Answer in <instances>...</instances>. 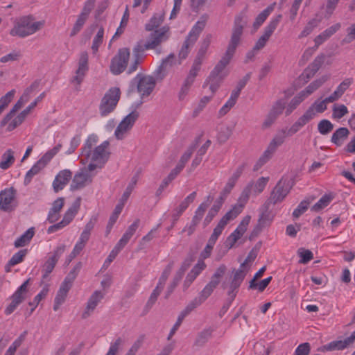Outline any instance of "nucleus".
Instances as JSON below:
<instances>
[{
  "label": "nucleus",
  "mask_w": 355,
  "mask_h": 355,
  "mask_svg": "<svg viewBox=\"0 0 355 355\" xmlns=\"http://www.w3.org/2000/svg\"><path fill=\"white\" fill-rule=\"evenodd\" d=\"M15 92V89H12L0 98V109L4 110L8 107L13 99Z\"/></svg>",
  "instance_id": "680f3d73"
},
{
  "label": "nucleus",
  "mask_w": 355,
  "mask_h": 355,
  "mask_svg": "<svg viewBox=\"0 0 355 355\" xmlns=\"http://www.w3.org/2000/svg\"><path fill=\"white\" fill-rule=\"evenodd\" d=\"M282 17V15H278L277 17L272 19L269 24L265 27L262 36L269 40L270 37L277 28Z\"/></svg>",
  "instance_id": "4c0bfd02"
},
{
  "label": "nucleus",
  "mask_w": 355,
  "mask_h": 355,
  "mask_svg": "<svg viewBox=\"0 0 355 355\" xmlns=\"http://www.w3.org/2000/svg\"><path fill=\"white\" fill-rule=\"evenodd\" d=\"M15 190L11 187L0 192V209L10 211L13 209L11 203L15 197Z\"/></svg>",
  "instance_id": "6ab92c4d"
},
{
  "label": "nucleus",
  "mask_w": 355,
  "mask_h": 355,
  "mask_svg": "<svg viewBox=\"0 0 355 355\" xmlns=\"http://www.w3.org/2000/svg\"><path fill=\"white\" fill-rule=\"evenodd\" d=\"M162 290V289H161V288L159 286H157L156 288L153 290L145 306L146 311H148V310L150 309L153 304L155 303Z\"/></svg>",
  "instance_id": "0e129e2a"
},
{
  "label": "nucleus",
  "mask_w": 355,
  "mask_h": 355,
  "mask_svg": "<svg viewBox=\"0 0 355 355\" xmlns=\"http://www.w3.org/2000/svg\"><path fill=\"white\" fill-rule=\"evenodd\" d=\"M286 137H288L287 135V130L282 129L274 137L268 146H270V148L276 150L277 148L284 142V139Z\"/></svg>",
  "instance_id": "58836bf2"
},
{
  "label": "nucleus",
  "mask_w": 355,
  "mask_h": 355,
  "mask_svg": "<svg viewBox=\"0 0 355 355\" xmlns=\"http://www.w3.org/2000/svg\"><path fill=\"white\" fill-rule=\"evenodd\" d=\"M103 297L104 295L101 291H96L89 298L85 311L82 314V318H88Z\"/></svg>",
  "instance_id": "5701e85b"
},
{
  "label": "nucleus",
  "mask_w": 355,
  "mask_h": 355,
  "mask_svg": "<svg viewBox=\"0 0 355 355\" xmlns=\"http://www.w3.org/2000/svg\"><path fill=\"white\" fill-rule=\"evenodd\" d=\"M65 245L58 246L53 251V254L49 257L42 266L43 275L42 278L46 279L53 270L56 263H58L60 257L65 251Z\"/></svg>",
  "instance_id": "f8f14e48"
},
{
  "label": "nucleus",
  "mask_w": 355,
  "mask_h": 355,
  "mask_svg": "<svg viewBox=\"0 0 355 355\" xmlns=\"http://www.w3.org/2000/svg\"><path fill=\"white\" fill-rule=\"evenodd\" d=\"M121 91L119 87H111L102 98L99 110L102 116H105L114 111L120 99Z\"/></svg>",
  "instance_id": "423d86ee"
},
{
  "label": "nucleus",
  "mask_w": 355,
  "mask_h": 355,
  "mask_svg": "<svg viewBox=\"0 0 355 355\" xmlns=\"http://www.w3.org/2000/svg\"><path fill=\"white\" fill-rule=\"evenodd\" d=\"M98 141V137L92 134L87 137L84 147L82 148V155L85 157L86 161L87 162L91 155L92 148Z\"/></svg>",
  "instance_id": "f704fd0d"
},
{
  "label": "nucleus",
  "mask_w": 355,
  "mask_h": 355,
  "mask_svg": "<svg viewBox=\"0 0 355 355\" xmlns=\"http://www.w3.org/2000/svg\"><path fill=\"white\" fill-rule=\"evenodd\" d=\"M348 113L347 107L345 105H334L333 107V117L340 119Z\"/></svg>",
  "instance_id": "338daca9"
},
{
  "label": "nucleus",
  "mask_w": 355,
  "mask_h": 355,
  "mask_svg": "<svg viewBox=\"0 0 355 355\" xmlns=\"http://www.w3.org/2000/svg\"><path fill=\"white\" fill-rule=\"evenodd\" d=\"M145 340V335L141 334L140 335L137 339L135 341V343L132 344L130 349L128 350V352L125 355H135L139 348L141 347L144 341Z\"/></svg>",
  "instance_id": "69168bd1"
},
{
  "label": "nucleus",
  "mask_w": 355,
  "mask_h": 355,
  "mask_svg": "<svg viewBox=\"0 0 355 355\" xmlns=\"http://www.w3.org/2000/svg\"><path fill=\"white\" fill-rule=\"evenodd\" d=\"M227 268L225 264L220 265L211 277L209 282L205 286L204 293H213L214 290L220 282V279L225 274Z\"/></svg>",
  "instance_id": "a211bd4d"
},
{
  "label": "nucleus",
  "mask_w": 355,
  "mask_h": 355,
  "mask_svg": "<svg viewBox=\"0 0 355 355\" xmlns=\"http://www.w3.org/2000/svg\"><path fill=\"white\" fill-rule=\"evenodd\" d=\"M44 96V93H42L33 103H31L26 109L21 112L10 123H9L7 130L12 131L18 125L22 123L26 116L29 114L31 110L33 109Z\"/></svg>",
  "instance_id": "f3484780"
},
{
  "label": "nucleus",
  "mask_w": 355,
  "mask_h": 355,
  "mask_svg": "<svg viewBox=\"0 0 355 355\" xmlns=\"http://www.w3.org/2000/svg\"><path fill=\"white\" fill-rule=\"evenodd\" d=\"M291 189V186L289 185V181L284 177L282 178L271 191L270 197L266 202L270 205H275L282 202L289 193Z\"/></svg>",
  "instance_id": "9d476101"
},
{
  "label": "nucleus",
  "mask_w": 355,
  "mask_h": 355,
  "mask_svg": "<svg viewBox=\"0 0 355 355\" xmlns=\"http://www.w3.org/2000/svg\"><path fill=\"white\" fill-rule=\"evenodd\" d=\"M305 98L299 92L292 100L290 101L286 112V116H289L294 110L297 108V107L304 100Z\"/></svg>",
  "instance_id": "a18cd8bd"
},
{
  "label": "nucleus",
  "mask_w": 355,
  "mask_h": 355,
  "mask_svg": "<svg viewBox=\"0 0 355 355\" xmlns=\"http://www.w3.org/2000/svg\"><path fill=\"white\" fill-rule=\"evenodd\" d=\"M201 69V64L193 62V64L189 70V72L185 78L184 83L181 87L179 93L180 99L183 98L188 93L189 88L195 81V78L198 76V72Z\"/></svg>",
  "instance_id": "ddd939ff"
},
{
  "label": "nucleus",
  "mask_w": 355,
  "mask_h": 355,
  "mask_svg": "<svg viewBox=\"0 0 355 355\" xmlns=\"http://www.w3.org/2000/svg\"><path fill=\"white\" fill-rule=\"evenodd\" d=\"M270 204L265 202L262 207L261 214L258 219V223L262 225L263 227L269 226L272 220V216L269 211Z\"/></svg>",
  "instance_id": "473e14b6"
},
{
  "label": "nucleus",
  "mask_w": 355,
  "mask_h": 355,
  "mask_svg": "<svg viewBox=\"0 0 355 355\" xmlns=\"http://www.w3.org/2000/svg\"><path fill=\"white\" fill-rule=\"evenodd\" d=\"M349 131L347 128H338L332 135L331 141L337 146H340L343 141L348 137Z\"/></svg>",
  "instance_id": "7c9ffc66"
},
{
  "label": "nucleus",
  "mask_w": 355,
  "mask_h": 355,
  "mask_svg": "<svg viewBox=\"0 0 355 355\" xmlns=\"http://www.w3.org/2000/svg\"><path fill=\"white\" fill-rule=\"evenodd\" d=\"M80 201L81 198L80 197L77 198L73 202L72 205L65 212L62 221L66 226L72 221L78 213L80 207Z\"/></svg>",
  "instance_id": "c756f323"
},
{
  "label": "nucleus",
  "mask_w": 355,
  "mask_h": 355,
  "mask_svg": "<svg viewBox=\"0 0 355 355\" xmlns=\"http://www.w3.org/2000/svg\"><path fill=\"white\" fill-rule=\"evenodd\" d=\"M61 144H58L52 149L48 150L38 161L45 167L51 159L58 153Z\"/></svg>",
  "instance_id": "37998d69"
},
{
  "label": "nucleus",
  "mask_w": 355,
  "mask_h": 355,
  "mask_svg": "<svg viewBox=\"0 0 355 355\" xmlns=\"http://www.w3.org/2000/svg\"><path fill=\"white\" fill-rule=\"evenodd\" d=\"M353 83V78H345L336 88V89L330 95L334 101L338 100L350 87Z\"/></svg>",
  "instance_id": "2f4dec72"
},
{
  "label": "nucleus",
  "mask_w": 355,
  "mask_h": 355,
  "mask_svg": "<svg viewBox=\"0 0 355 355\" xmlns=\"http://www.w3.org/2000/svg\"><path fill=\"white\" fill-rule=\"evenodd\" d=\"M64 205V198L59 197L52 203V207L50 209L47 220L50 223L56 222L60 218V212Z\"/></svg>",
  "instance_id": "b1692460"
},
{
  "label": "nucleus",
  "mask_w": 355,
  "mask_h": 355,
  "mask_svg": "<svg viewBox=\"0 0 355 355\" xmlns=\"http://www.w3.org/2000/svg\"><path fill=\"white\" fill-rule=\"evenodd\" d=\"M209 205L208 202H203L198 206L191 220L193 223L198 224L200 222Z\"/></svg>",
  "instance_id": "49530a36"
},
{
  "label": "nucleus",
  "mask_w": 355,
  "mask_h": 355,
  "mask_svg": "<svg viewBox=\"0 0 355 355\" xmlns=\"http://www.w3.org/2000/svg\"><path fill=\"white\" fill-rule=\"evenodd\" d=\"M334 102L331 97L329 96L324 100L319 101H315L306 111L307 113H310L312 115V118L314 119L317 113H322L327 109V104L329 103Z\"/></svg>",
  "instance_id": "a878e982"
},
{
  "label": "nucleus",
  "mask_w": 355,
  "mask_h": 355,
  "mask_svg": "<svg viewBox=\"0 0 355 355\" xmlns=\"http://www.w3.org/2000/svg\"><path fill=\"white\" fill-rule=\"evenodd\" d=\"M14 162V152L11 149H8L1 156L0 168L6 170L12 166Z\"/></svg>",
  "instance_id": "e433bc0d"
},
{
  "label": "nucleus",
  "mask_w": 355,
  "mask_h": 355,
  "mask_svg": "<svg viewBox=\"0 0 355 355\" xmlns=\"http://www.w3.org/2000/svg\"><path fill=\"white\" fill-rule=\"evenodd\" d=\"M49 292L48 286H46L42 290L34 297L33 302L28 303L29 306H31V311L28 313V316L33 312L35 308L39 304L40 302L46 297Z\"/></svg>",
  "instance_id": "c03bdc74"
},
{
  "label": "nucleus",
  "mask_w": 355,
  "mask_h": 355,
  "mask_svg": "<svg viewBox=\"0 0 355 355\" xmlns=\"http://www.w3.org/2000/svg\"><path fill=\"white\" fill-rule=\"evenodd\" d=\"M103 35L104 28L103 26H101L98 28V31L93 40L92 49L94 53H96L98 51V48L103 42Z\"/></svg>",
  "instance_id": "864d4df0"
},
{
  "label": "nucleus",
  "mask_w": 355,
  "mask_h": 355,
  "mask_svg": "<svg viewBox=\"0 0 355 355\" xmlns=\"http://www.w3.org/2000/svg\"><path fill=\"white\" fill-rule=\"evenodd\" d=\"M44 168V166L37 161L26 173L24 178V184L28 185L30 184L33 176L38 174Z\"/></svg>",
  "instance_id": "ea45409f"
},
{
  "label": "nucleus",
  "mask_w": 355,
  "mask_h": 355,
  "mask_svg": "<svg viewBox=\"0 0 355 355\" xmlns=\"http://www.w3.org/2000/svg\"><path fill=\"white\" fill-rule=\"evenodd\" d=\"M158 80L152 76L138 73L130 82L128 93L134 92L137 89L141 94V97L149 96L153 91L156 85V81Z\"/></svg>",
  "instance_id": "20e7f679"
},
{
  "label": "nucleus",
  "mask_w": 355,
  "mask_h": 355,
  "mask_svg": "<svg viewBox=\"0 0 355 355\" xmlns=\"http://www.w3.org/2000/svg\"><path fill=\"white\" fill-rule=\"evenodd\" d=\"M212 331L209 329H204L200 332L196 339L195 345L198 346L204 345L211 336Z\"/></svg>",
  "instance_id": "3c124183"
},
{
  "label": "nucleus",
  "mask_w": 355,
  "mask_h": 355,
  "mask_svg": "<svg viewBox=\"0 0 355 355\" xmlns=\"http://www.w3.org/2000/svg\"><path fill=\"white\" fill-rule=\"evenodd\" d=\"M242 21L243 19L241 17H237L235 19L231 38L227 50L203 83V87L209 85V89L211 90L212 95H214L218 90L223 80L228 75V71L225 68L230 62L236 52V49L241 42L244 27V24L242 23Z\"/></svg>",
  "instance_id": "f257e3e1"
},
{
  "label": "nucleus",
  "mask_w": 355,
  "mask_h": 355,
  "mask_svg": "<svg viewBox=\"0 0 355 355\" xmlns=\"http://www.w3.org/2000/svg\"><path fill=\"white\" fill-rule=\"evenodd\" d=\"M232 273L233 276L231 277L230 282L229 283L227 280H224L221 284V288L223 289L228 288L227 299L230 300V301H234L247 272L244 269L239 268L236 270L234 268Z\"/></svg>",
  "instance_id": "6e6552de"
},
{
  "label": "nucleus",
  "mask_w": 355,
  "mask_h": 355,
  "mask_svg": "<svg viewBox=\"0 0 355 355\" xmlns=\"http://www.w3.org/2000/svg\"><path fill=\"white\" fill-rule=\"evenodd\" d=\"M109 146L110 142L105 141L101 145L96 146L93 152H91V161L103 165L109 159L110 152L107 151Z\"/></svg>",
  "instance_id": "4468645a"
},
{
  "label": "nucleus",
  "mask_w": 355,
  "mask_h": 355,
  "mask_svg": "<svg viewBox=\"0 0 355 355\" xmlns=\"http://www.w3.org/2000/svg\"><path fill=\"white\" fill-rule=\"evenodd\" d=\"M313 119L311 114L305 112L287 130V135L292 136L297 133L305 125L309 123Z\"/></svg>",
  "instance_id": "393cba45"
},
{
  "label": "nucleus",
  "mask_w": 355,
  "mask_h": 355,
  "mask_svg": "<svg viewBox=\"0 0 355 355\" xmlns=\"http://www.w3.org/2000/svg\"><path fill=\"white\" fill-rule=\"evenodd\" d=\"M175 64H176L175 56L173 53H171L162 60L161 64L155 70L154 74L156 78L162 80L166 76L168 69Z\"/></svg>",
  "instance_id": "aec40b11"
},
{
  "label": "nucleus",
  "mask_w": 355,
  "mask_h": 355,
  "mask_svg": "<svg viewBox=\"0 0 355 355\" xmlns=\"http://www.w3.org/2000/svg\"><path fill=\"white\" fill-rule=\"evenodd\" d=\"M33 20L32 15L20 17L10 30V34L22 38L33 35L40 30L44 24V21L33 22Z\"/></svg>",
  "instance_id": "7ed1b4c3"
},
{
  "label": "nucleus",
  "mask_w": 355,
  "mask_h": 355,
  "mask_svg": "<svg viewBox=\"0 0 355 355\" xmlns=\"http://www.w3.org/2000/svg\"><path fill=\"white\" fill-rule=\"evenodd\" d=\"M28 250L26 249L21 250L15 253L10 261V265H17L23 261L24 257H26Z\"/></svg>",
  "instance_id": "774afa93"
},
{
  "label": "nucleus",
  "mask_w": 355,
  "mask_h": 355,
  "mask_svg": "<svg viewBox=\"0 0 355 355\" xmlns=\"http://www.w3.org/2000/svg\"><path fill=\"white\" fill-rule=\"evenodd\" d=\"M332 200V197L329 195H324L318 202H316L311 208L313 211L318 212L324 207H327Z\"/></svg>",
  "instance_id": "de8ad7c7"
},
{
  "label": "nucleus",
  "mask_w": 355,
  "mask_h": 355,
  "mask_svg": "<svg viewBox=\"0 0 355 355\" xmlns=\"http://www.w3.org/2000/svg\"><path fill=\"white\" fill-rule=\"evenodd\" d=\"M174 266V261H171L164 268L163 270L161 277H159V282L157 284V286H159L161 289H163L164 284L170 275L171 270Z\"/></svg>",
  "instance_id": "8fccbe9b"
},
{
  "label": "nucleus",
  "mask_w": 355,
  "mask_h": 355,
  "mask_svg": "<svg viewBox=\"0 0 355 355\" xmlns=\"http://www.w3.org/2000/svg\"><path fill=\"white\" fill-rule=\"evenodd\" d=\"M355 342V331L344 340H334L318 349L320 352L342 350Z\"/></svg>",
  "instance_id": "2eb2a0df"
},
{
  "label": "nucleus",
  "mask_w": 355,
  "mask_h": 355,
  "mask_svg": "<svg viewBox=\"0 0 355 355\" xmlns=\"http://www.w3.org/2000/svg\"><path fill=\"white\" fill-rule=\"evenodd\" d=\"M139 175L138 174L135 175L132 179L129 184L128 185L125 191L123 193L121 198L123 201H127L128 198L130 197L132 191H133L135 185L137 183Z\"/></svg>",
  "instance_id": "bf43d9fd"
},
{
  "label": "nucleus",
  "mask_w": 355,
  "mask_h": 355,
  "mask_svg": "<svg viewBox=\"0 0 355 355\" xmlns=\"http://www.w3.org/2000/svg\"><path fill=\"white\" fill-rule=\"evenodd\" d=\"M313 200V198H312L311 200L307 199V200H302L300 204L299 205L297 206V207L293 211V216L295 218H299L302 214H303L308 209V207L309 205V204L311 203V200Z\"/></svg>",
  "instance_id": "4d7b16f0"
},
{
  "label": "nucleus",
  "mask_w": 355,
  "mask_h": 355,
  "mask_svg": "<svg viewBox=\"0 0 355 355\" xmlns=\"http://www.w3.org/2000/svg\"><path fill=\"white\" fill-rule=\"evenodd\" d=\"M87 18L88 17H86L80 14L78 16V19L75 22L73 27L71 30V32L70 33L71 37L75 36L78 33L80 32V31L83 27L85 23L86 22Z\"/></svg>",
  "instance_id": "13d9d810"
},
{
  "label": "nucleus",
  "mask_w": 355,
  "mask_h": 355,
  "mask_svg": "<svg viewBox=\"0 0 355 355\" xmlns=\"http://www.w3.org/2000/svg\"><path fill=\"white\" fill-rule=\"evenodd\" d=\"M164 17V11H162L160 13H155L149 21L145 25V29L147 31H153L155 28L159 27L162 24Z\"/></svg>",
  "instance_id": "72a5a7b5"
},
{
  "label": "nucleus",
  "mask_w": 355,
  "mask_h": 355,
  "mask_svg": "<svg viewBox=\"0 0 355 355\" xmlns=\"http://www.w3.org/2000/svg\"><path fill=\"white\" fill-rule=\"evenodd\" d=\"M286 101L284 99H279L273 104L269 113L277 119V117L282 114L285 109Z\"/></svg>",
  "instance_id": "79ce46f5"
},
{
  "label": "nucleus",
  "mask_w": 355,
  "mask_h": 355,
  "mask_svg": "<svg viewBox=\"0 0 355 355\" xmlns=\"http://www.w3.org/2000/svg\"><path fill=\"white\" fill-rule=\"evenodd\" d=\"M139 116V113L134 110L129 113L124 119L121 121L123 124H125L132 128L136 121Z\"/></svg>",
  "instance_id": "e2e57ef3"
},
{
  "label": "nucleus",
  "mask_w": 355,
  "mask_h": 355,
  "mask_svg": "<svg viewBox=\"0 0 355 355\" xmlns=\"http://www.w3.org/2000/svg\"><path fill=\"white\" fill-rule=\"evenodd\" d=\"M297 254L300 257V259L299 261L300 263L306 264L313 259V254L312 252L309 250H306L304 248H301L298 249Z\"/></svg>",
  "instance_id": "6e6d98bb"
},
{
  "label": "nucleus",
  "mask_w": 355,
  "mask_h": 355,
  "mask_svg": "<svg viewBox=\"0 0 355 355\" xmlns=\"http://www.w3.org/2000/svg\"><path fill=\"white\" fill-rule=\"evenodd\" d=\"M11 302L5 310L6 315H10L14 312L16 308L24 300L23 297H18L14 294L11 296Z\"/></svg>",
  "instance_id": "603ef678"
},
{
  "label": "nucleus",
  "mask_w": 355,
  "mask_h": 355,
  "mask_svg": "<svg viewBox=\"0 0 355 355\" xmlns=\"http://www.w3.org/2000/svg\"><path fill=\"white\" fill-rule=\"evenodd\" d=\"M168 27L163 26L151 33L146 42L139 40L136 43L132 49V60L128 69V74H131L137 70L139 65L146 55L145 53L146 50L155 49L161 43L168 39Z\"/></svg>",
  "instance_id": "f03ea898"
},
{
  "label": "nucleus",
  "mask_w": 355,
  "mask_h": 355,
  "mask_svg": "<svg viewBox=\"0 0 355 355\" xmlns=\"http://www.w3.org/2000/svg\"><path fill=\"white\" fill-rule=\"evenodd\" d=\"M210 293H204V289L200 293V295L198 297L194 298L191 301L186 308L180 313L182 315L186 317L189 315L193 309L199 306L203 302H205L209 296Z\"/></svg>",
  "instance_id": "bb28decb"
},
{
  "label": "nucleus",
  "mask_w": 355,
  "mask_h": 355,
  "mask_svg": "<svg viewBox=\"0 0 355 355\" xmlns=\"http://www.w3.org/2000/svg\"><path fill=\"white\" fill-rule=\"evenodd\" d=\"M35 234V228L31 227L28 229L21 236H20L14 243L15 248L24 247L32 239Z\"/></svg>",
  "instance_id": "c9c22d12"
},
{
  "label": "nucleus",
  "mask_w": 355,
  "mask_h": 355,
  "mask_svg": "<svg viewBox=\"0 0 355 355\" xmlns=\"http://www.w3.org/2000/svg\"><path fill=\"white\" fill-rule=\"evenodd\" d=\"M272 10L273 6H269L258 15L253 24V27L255 30L259 28L262 25V24L266 21V19Z\"/></svg>",
  "instance_id": "a19ab883"
},
{
  "label": "nucleus",
  "mask_w": 355,
  "mask_h": 355,
  "mask_svg": "<svg viewBox=\"0 0 355 355\" xmlns=\"http://www.w3.org/2000/svg\"><path fill=\"white\" fill-rule=\"evenodd\" d=\"M130 51L128 48H121L112 58L110 65V72L114 75L123 73L128 67L130 60Z\"/></svg>",
  "instance_id": "1a4fd4ad"
},
{
  "label": "nucleus",
  "mask_w": 355,
  "mask_h": 355,
  "mask_svg": "<svg viewBox=\"0 0 355 355\" xmlns=\"http://www.w3.org/2000/svg\"><path fill=\"white\" fill-rule=\"evenodd\" d=\"M92 178L86 168H83L75 174L70 185L71 191H76L85 187L87 183L92 182Z\"/></svg>",
  "instance_id": "dca6fc26"
},
{
  "label": "nucleus",
  "mask_w": 355,
  "mask_h": 355,
  "mask_svg": "<svg viewBox=\"0 0 355 355\" xmlns=\"http://www.w3.org/2000/svg\"><path fill=\"white\" fill-rule=\"evenodd\" d=\"M196 197V192L193 191L190 195H189L187 198L184 199L183 201L174 209L173 213L172 214L173 218V225L178 220L180 216L183 214V212L188 208L190 204H191Z\"/></svg>",
  "instance_id": "4be33fe9"
},
{
  "label": "nucleus",
  "mask_w": 355,
  "mask_h": 355,
  "mask_svg": "<svg viewBox=\"0 0 355 355\" xmlns=\"http://www.w3.org/2000/svg\"><path fill=\"white\" fill-rule=\"evenodd\" d=\"M72 176V173L70 170L64 169L60 171L55 176L53 182V190L55 193L61 191L68 184Z\"/></svg>",
  "instance_id": "412c9836"
},
{
  "label": "nucleus",
  "mask_w": 355,
  "mask_h": 355,
  "mask_svg": "<svg viewBox=\"0 0 355 355\" xmlns=\"http://www.w3.org/2000/svg\"><path fill=\"white\" fill-rule=\"evenodd\" d=\"M340 24L337 23L329 28H327L320 35H318L314 40L315 48L318 49L324 41L329 39L331 35L336 33L340 28Z\"/></svg>",
  "instance_id": "c85d7f7f"
},
{
  "label": "nucleus",
  "mask_w": 355,
  "mask_h": 355,
  "mask_svg": "<svg viewBox=\"0 0 355 355\" xmlns=\"http://www.w3.org/2000/svg\"><path fill=\"white\" fill-rule=\"evenodd\" d=\"M243 207V205L241 204L236 205L222 217L214 229L213 233L210 236L207 243L213 245H215L225 227L230 220L234 219L241 212Z\"/></svg>",
  "instance_id": "0eeeda50"
},
{
  "label": "nucleus",
  "mask_w": 355,
  "mask_h": 355,
  "mask_svg": "<svg viewBox=\"0 0 355 355\" xmlns=\"http://www.w3.org/2000/svg\"><path fill=\"white\" fill-rule=\"evenodd\" d=\"M330 78L329 75H324L320 78L311 83L304 90L300 93L303 96L304 98L311 95L318 88H320L325 82H327Z\"/></svg>",
  "instance_id": "cd10ccee"
},
{
  "label": "nucleus",
  "mask_w": 355,
  "mask_h": 355,
  "mask_svg": "<svg viewBox=\"0 0 355 355\" xmlns=\"http://www.w3.org/2000/svg\"><path fill=\"white\" fill-rule=\"evenodd\" d=\"M269 177H261L255 182L251 181L243 190L239 201L246 203L250 198L251 193L258 195L263 192L266 186L269 181Z\"/></svg>",
  "instance_id": "9b49d317"
},
{
  "label": "nucleus",
  "mask_w": 355,
  "mask_h": 355,
  "mask_svg": "<svg viewBox=\"0 0 355 355\" xmlns=\"http://www.w3.org/2000/svg\"><path fill=\"white\" fill-rule=\"evenodd\" d=\"M333 129V123L327 119H322L318 124V132L322 135L329 134Z\"/></svg>",
  "instance_id": "09e8293b"
},
{
  "label": "nucleus",
  "mask_w": 355,
  "mask_h": 355,
  "mask_svg": "<svg viewBox=\"0 0 355 355\" xmlns=\"http://www.w3.org/2000/svg\"><path fill=\"white\" fill-rule=\"evenodd\" d=\"M132 128L129 125L124 123L123 124L121 122H120L115 130L114 136L118 140H121L124 139L125 135Z\"/></svg>",
  "instance_id": "5fc2aeb1"
},
{
  "label": "nucleus",
  "mask_w": 355,
  "mask_h": 355,
  "mask_svg": "<svg viewBox=\"0 0 355 355\" xmlns=\"http://www.w3.org/2000/svg\"><path fill=\"white\" fill-rule=\"evenodd\" d=\"M324 58L325 56L324 54L318 55L307 67L313 73H316L322 65Z\"/></svg>",
  "instance_id": "052dcab7"
},
{
  "label": "nucleus",
  "mask_w": 355,
  "mask_h": 355,
  "mask_svg": "<svg viewBox=\"0 0 355 355\" xmlns=\"http://www.w3.org/2000/svg\"><path fill=\"white\" fill-rule=\"evenodd\" d=\"M208 17L207 14L202 15L200 17V19L192 27L179 52L180 59H185L188 56L189 48L193 46L197 41L200 34L206 26Z\"/></svg>",
  "instance_id": "39448f33"
}]
</instances>
